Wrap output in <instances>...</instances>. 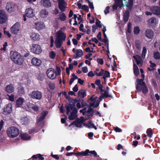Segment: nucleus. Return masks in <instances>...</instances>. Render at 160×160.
Listing matches in <instances>:
<instances>
[{
    "instance_id": "1",
    "label": "nucleus",
    "mask_w": 160,
    "mask_h": 160,
    "mask_svg": "<svg viewBox=\"0 0 160 160\" xmlns=\"http://www.w3.org/2000/svg\"><path fill=\"white\" fill-rule=\"evenodd\" d=\"M143 79H138L137 80L136 89L138 92L142 91L144 94H146L148 92V88L143 81Z\"/></svg>"
},
{
    "instance_id": "2",
    "label": "nucleus",
    "mask_w": 160,
    "mask_h": 160,
    "mask_svg": "<svg viewBox=\"0 0 160 160\" xmlns=\"http://www.w3.org/2000/svg\"><path fill=\"white\" fill-rule=\"evenodd\" d=\"M10 58L15 63L19 65L23 64L24 60L21 54L16 51H12L10 52Z\"/></svg>"
},
{
    "instance_id": "3",
    "label": "nucleus",
    "mask_w": 160,
    "mask_h": 160,
    "mask_svg": "<svg viewBox=\"0 0 160 160\" xmlns=\"http://www.w3.org/2000/svg\"><path fill=\"white\" fill-rule=\"evenodd\" d=\"M7 133L8 137L10 138H14L18 135L19 132L17 128L12 126L8 128Z\"/></svg>"
},
{
    "instance_id": "4",
    "label": "nucleus",
    "mask_w": 160,
    "mask_h": 160,
    "mask_svg": "<svg viewBox=\"0 0 160 160\" xmlns=\"http://www.w3.org/2000/svg\"><path fill=\"white\" fill-rule=\"evenodd\" d=\"M31 51L36 54H39L42 51L41 48L39 45L37 44H33L31 48Z\"/></svg>"
},
{
    "instance_id": "5",
    "label": "nucleus",
    "mask_w": 160,
    "mask_h": 160,
    "mask_svg": "<svg viewBox=\"0 0 160 160\" xmlns=\"http://www.w3.org/2000/svg\"><path fill=\"white\" fill-rule=\"evenodd\" d=\"M47 74L48 78L51 79H54L57 76L56 71L52 68H49L48 69Z\"/></svg>"
},
{
    "instance_id": "6",
    "label": "nucleus",
    "mask_w": 160,
    "mask_h": 160,
    "mask_svg": "<svg viewBox=\"0 0 160 160\" xmlns=\"http://www.w3.org/2000/svg\"><path fill=\"white\" fill-rule=\"evenodd\" d=\"M30 96L33 99L40 100L42 98V93L38 90H34L32 92Z\"/></svg>"
},
{
    "instance_id": "7",
    "label": "nucleus",
    "mask_w": 160,
    "mask_h": 160,
    "mask_svg": "<svg viewBox=\"0 0 160 160\" xmlns=\"http://www.w3.org/2000/svg\"><path fill=\"white\" fill-rule=\"evenodd\" d=\"M2 113L5 115L10 114L12 110V105L11 103L6 105L2 109Z\"/></svg>"
},
{
    "instance_id": "8",
    "label": "nucleus",
    "mask_w": 160,
    "mask_h": 160,
    "mask_svg": "<svg viewBox=\"0 0 160 160\" xmlns=\"http://www.w3.org/2000/svg\"><path fill=\"white\" fill-rule=\"evenodd\" d=\"M7 18V17L5 12L0 10V24L5 23Z\"/></svg>"
},
{
    "instance_id": "9",
    "label": "nucleus",
    "mask_w": 160,
    "mask_h": 160,
    "mask_svg": "<svg viewBox=\"0 0 160 160\" xmlns=\"http://www.w3.org/2000/svg\"><path fill=\"white\" fill-rule=\"evenodd\" d=\"M25 14L29 18H32L35 15L34 10L31 8H29L26 9Z\"/></svg>"
},
{
    "instance_id": "10",
    "label": "nucleus",
    "mask_w": 160,
    "mask_h": 160,
    "mask_svg": "<svg viewBox=\"0 0 160 160\" xmlns=\"http://www.w3.org/2000/svg\"><path fill=\"white\" fill-rule=\"evenodd\" d=\"M66 38V35L65 33L60 31L58 32L56 39L63 42L65 40Z\"/></svg>"
},
{
    "instance_id": "11",
    "label": "nucleus",
    "mask_w": 160,
    "mask_h": 160,
    "mask_svg": "<svg viewBox=\"0 0 160 160\" xmlns=\"http://www.w3.org/2000/svg\"><path fill=\"white\" fill-rule=\"evenodd\" d=\"M19 25L17 23H15L11 28V32L12 34H17L19 31Z\"/></svg>"
},
{
    "instance_id": "12",
    "label": "nucleus",
    "mask_w": 160,
    "mask_h": 160,
    "mask_svg": "<svg viewBox=\"0 0 160 160\" xmlns=\"http://www.w3.org/2000/svg\"><path fill=\"white\" fill-rule=\"evenodd\" d=\"M42 62V61L40 59L35 57L31 59V63L33 65L37 67L40 66Z\"/></svg>"
},
{
    "instance_id": "13",
    "label": "nucleus",
    "mask_w": 160,
    "mask_h": 160,
    "mask_svg": "<svg viewBox=\"0 0 160 160\" xmlns=\"http://www.w3.org/2000/svg\"><path fill=\"white\" fill-rule=\"evenodd\" d=\"M15 6L14 4L7 3L6 6V9L9 12H14L15 10Z\"/></svg>"
},
{
    "instance_id": "14",
    "label": "nucleus",
    "mask_w": 160,
    "mask_h": 160,
    "mask_svg": "<svg viewBox=\"0 0 160 160\" xmlns=\"http://www.w3.org/2000/svg\"><path fill=\"white\" fill-rule=\"evenodd\" d=\"M151 10L153 14L158 15H160V8L159 7L157 6H153L151 8Z\"/></svg>"
},
{
    "instance_id": "15",
    "label": "nucleus",
    "mask_w": 160,
    "mask_h": 160,
    "mask_svg": "<svg viewBox=\"0 0 160 160\" xmlns=\"http://www.w3.org/2000/svg\"><path fill=\"white\" fill-rule=\"evenodd\" d=\"M133 58L136 61V63L138 65H139V64L141 66L142 65L143 62L140 56L138 55H136V56H133Z\"/></svg>"
},
{
    "instance_id": "16",
    "label": "nucleus",
    "mask_w": 160,
    "mask_h": 160,
    "mask_svg": "<svg viewBox=\"0 0 160 160\" xmlns=\"http://www.w3.org/2000/svg\"><path fill=\"white\" fill-rule=\"evenodd\" d=\"M153 32L151 29H147L146 30L145 35L146 37L150 39L153 37Z\"/></svg>"
},
{
    "instance_id": "17",
    "label": "nucleus",
    "mask_w": 160,
    "mask_h": 160,
    "mask_svg": "<svg viewBox=\"0 0 160 160\" xmlns=\"http://www.w3.org/2000/svg\"><path fill=\"white\" fill-rule=\"evenodd\" d=\"M34 26L38 30L44 28L45 27L44 23L42 22H38L35 23Z\"/></svg>"
},
{
    "instance_id": "18",
    "label": "nucleus",
    "mask_w": 160,
    "mask_h": 160,
    "mask_svg": "<svg viewBox=\"0 0 160 160\" xmlns=\"http://www.w3.org/2000/svg\"><path fill=\"white\" fill-rule=\"evenodd\" d=\"M108 97L112 98V97L111 95L108 94V92L105 91V92L99 97V101L100 102L102 100L103 98H106Z\"/></svg>"
},
{
    "instance_id": "19",
    "label": "nucleus",
    "mask_w": 160,
    "mask_h": 160,
    "mask_svg": "<svg viewBox=\"0 0 160 160\" xmlns=\"http://www.w3.org/2000/svg\"><path fill=\"white\" fill-rule=\"evenodd\" d=\"M41 3L44 7L46 8H49L51 6V3L49 0H42Z\"/></svg>"
},
{
    "instance_id": "20",
    "label": "nucleus",
    "mask_w": 160,
    "mask_h": 160,
    "mask_svg": "<svg viewBox=\"0 0 160 160\" xmlns=\"http://www.w3.org/2000/svg\"><path fill=\"white\" fill-rule=\"evenodd\" d=\"M6 91L9 93L12 92L14 90L13 85L12 84L8 85L5 88Z\"/></svg>"
},
{
    "instance_id": "21",
    "label": "nucleus",
    "mask_w": 160,
    "mask_h": 160,
    "mask_svg": "<svg viewBox=\"0 0 160 160\" xmlns=\"http://www.w3.org/2000/svg\"><path fill=\"white\" fill-rule=\"evenodd\" d=\"M30 37L33 41H37L39 40V35L35 32H32L31 33Z\"/></svg>"
},
{
    "instance_id": "22",
    "label": "nucleus",
    "mask_w": 160,
    "mask_h": 160,
    "mask_svg": "<svg viewBox=\"0 0 160 160\" xmlns=\"http://www.w3.org/2000/svg\"><path fill=\"white\" fill-rule=\"evenodd\" d=\"M77 5L79 9H82L87 12H88L89 10L88 7L85 5H83L82 6V4L81 3L78 2Z\"/></svg>"
},
{
    "instance_id": "23",
    "label": "nucleus",
    "mask_w": 160,
    "mask_h": 160,
    "mask_svg": "<svg viewBox=\"0 0 160 160\" xmlns=\"http://www.w3.org/2000/svg\"><path fill=\"white\" fill-rule=\"evenodd\" d=\"M16 102V106L17 107H19L23 104L24 102V99L21 97H19L17 100Z\"/></svg>"
},
{
    "instance_id": "24",
    "label": "nucleus",
    "mask_w": 160,
    "mask_h": 160,
    "mask_svg": "<svg viewBox=\"0 0 160 160\" xmlns=\"http://www.w3.org/2000/svg\"><path fill=\"white\" fill-rule=\"evenodd\" d=\"M129 16V11L128 10H126V11H125L123 17V20L124 22H126L128 21Z\"/></svg>"
},
{
    "instance_id": "25",
    "label": "nucleus",
    "mask_w": 160,
    "mask_h": 160,
    "mask_svg": "<svg viewBox=\"0 0 160 160\" xmlns=\"http://www.w3.org/2000/svg\"><path fill=\"white\" fill-rule=\"evenodd\" d=\"M128 2L126 1L125 2V5L127 7H128L130 10H131L132 8L133 5V0H128Z\"/></svg>"
},
{
    "instance_id": "26",
    "label": "nucleus",
    "mask_w": 160,
    "mask_h": 160,
    "mask_svg": "<svg viewBox=\"0 0 160 160\" xmlns=\"http://www.w3.org/2000/svg\"><path fill=\"white\" fill-rule=\"evenodd\" d=\"M81 123V121L80 120L78 119L72 122L70 126L74 124L77 127H82V125L80 124Z\"/></svg>"
},
{
    "instance_id": "27",
    "label": "nucleus",
    "mask_w": 160,
    "mask_h": 160,
    "mask_svg": "<svg viewBox=\"0 0 160 160\" xmlns=\"http://www.w3.org/2000/svg\"><path fill=\"white\" fill-rule=\"evenodd\" d=\"M78 97L81 98H84L86 96V91L84 90H80L78 93Z\"/></svg>"
},
{
    "instance_id": "28",
    "label": "nucleus",
    "mask_w": 160,
    "mask_h": 160,
    "mask_svg": "<svg viewBox=\"0 0 160 160\" xmlns=\"http://www.w3.org/2000/svg\"><path fill=\"white\" fill-rule=\"evenodd\" d=\"M40 14L42 18H45L47 17L48 14V12L46 9H44L41 10L40 12Z\"/></svg>"
},
{
    "instance_id": "29",
    "label": "nucleus",
    "mask_w": 160,
    "mask_h": 160,
    "mask_svg": "<svg viewBox=\"0 0 160 160\" xmlns=\"http://www.w3.org/2000/svg\"><path fill=\"white\" fill-rule=\"evenodd\" d=\"M20 136L22 139L24 140H28L31 138L30 136L26 133L21 134Z\"/></svg>"
},
{
    "instance_id": "30",
    "label": "nucleus",
    "mask_w": 160,
    "mask_h": 160,
    "mask_svg": "<svg viewBox=\"0 0 160 160\" xmlns=\"http://www.w3.org/2000/svg\"><path fill=\"white\" fill-rule=\"evenodd\" d=\"M87 156H91L92 154L93 155L94 157H99V155H97V154L95 150L90 151L89 149H86Z\"/></svg>"
},
{
    "instance_id": "31",
    "label": "nucleus",
    "mask_w": 160,
    "mask_h": 160,
    "mask_svg": "<svg viewBox=\"0 0 160 160\" xmlns=\"http://www.w3.org/2000/svg\"><path fill=\"white\" fill-rule=\"evenodd\" d=\"M63 43L62 41H61L57 39H56L55 41V46L57 48H60Z\"/></svg>"
},
{
    "instance_id": "32",
    "label": "nucleus",
    "mask_w": 160,
    "mask_h": 160,
    "mask_svg": "<svg viewBox=\"0 0 160 160\" xmlns=\"http://www.w3.org/2000/svg\"><path fill=\"white\" fill-rule=\"evenodd\" d=\"M87 125L88 128H93L95 129H97V128L94 125V124L92 122L91 120H90L88 122L87 124Z\"/></svg>"
},
{
    "instance_id": "33",
    "label": "nucleus",
    "mask_w": 160,
    "mask_h": 160,
    "mask_svg": "<svg viewBox=\"0 0 160 160\" xmlns=\"http://www.w3.org/2000/svg\"><path fill=\"white\" fill-rule=\"evenodd\" d=\"M68 105L69 107H71V106H73V108H70V110H72V111L71 112L72 113L76 114L78 112V110L75 108V105H74V104H71V103H70Z\"/></svg>"
},
{
    "instance_id": "34",
    "label": "nucleus",
    "mask_w": 160,
    "mask_h": 160,
    "mask_svg": "<svg viewBox=\"0 0 160 160\" xmlns=\"http://www.w3.org/2000/svg\"><path fill=\"white\" fill-rule=\"evenodd\" d=\"M83 55V52L82 50L79 49L77 50V52L76 53V56L74 57L75 58L81 57Z\"/></svg>"
},
{
    "instance_id": "35",
    "label": "nucleus",
    "mask_w": 160,
    "mask_h": 160,
    "mask_svg": "<svg viewBox=\"0 0 160 160\" xmlns=\"http://www.w3.org/2000/svg\"><path fill=\"white\" fill-rule=\"evenodd\" d=\"M87 151L86 150L85 151H82L81 152H76V156H87Z\"/></svg>"
},
{
    "instance_id": "36",
    "label": "nucleus",
    "mask_w": 160,
    "mask_h": 160,
    "mask_svg": "<svg viewBox=\"0 0 160 160\" xmlns=\"http://www.w3.org/2000/svg\"><path fill=\"white\" fill-rule=\"evenodd\" d=\"M24 88L21 86L18 88V92L20 95H22L24 93Z\"/></svg>"
},
{
    "instance_id": "37",
    "label": "nucleus",
    "mask_w": 160,
    "mask_h": 160,
    "mask_svg": "<svg viewBox=\"0 0 160 160\" xmlns=\"http://www.w3.org/2000/svg\"><path fill=\"white\" fill-rule=\"evenodd\" d=\"M66 17L64 12L59 15V18L61 21H64L66 20Z\"/></svg>"
},
{
    "instance_id": "38",
    "label": "nucleus",
    "mask_w": 160,
    "mask_h": 160,
    "mask_svg": "<svg viewBox=\"0 0 160 160\" xmlns=\"http://www.w3.org/2000/svg\"><path fill=\"white\" fill-rule=\"evenodd\" d=\"M135 46L136 48L138 50L141 49V43L140 41L137 40L135 41Z\"/></svg>"
},
{
    "instance_id": "39",
    "label": "nucleus",
    "mask_w": 160,
    "mask_h": 160,
    "mask_svg": "<svg viewBox=\"0 0 160 160\" xmlns=\"http://www.w3.org/2000/svg\"><path fill=\"white\" fill-rule=\"evenodd\" d=\"M114 1L116 4H118L120 8L124 6L122 0H114Z\"/></svg>"
},
{
    "instance_id": "40",
    "label": "nucleus",
    "mask_w": 160,
    "mask_h": 160,
    "mask_svg": "<svg viewBox=\"0 0 160 160\" xmlns=\"http://www.w3.org/2000/svg\"><path fill=\"white\" fill-rule=\"evenodd\" d=\"M147 52V50L146 48L145 47H143L141 54L142 57V58H145Z\"/></svg>"
},
{
    "instance_id": "41",
    "label": "nucleus",
    "mask_w": 160,
    "mask_h": 160,
    "mask_svg": "<svg viewBox=\"0 0 160 160\" xmlns=\"http://www.w3.org/2000/svg\"><path fill=\"white\" fill-rule=\"evenodd\" d=\"M153 57L155 59H158L160 58V54L158 52H155L153 53Z\"/></svg>"
},
{
    "instance_id": "42",
    "label": "nucleus",
    "mask_w": 160,
    "mask_h": 160,
    "mask_svg": "<svg viewBox=\"0 0 160 160\" xmlns=\"http://www.w3.org/2000/svg\"><path fill=\"white\" fill-rule=\"evenodd\" d=\"M76 117H77L76 114L71 112V115L68 116V119L70 120H72L74 119Z\"/></svg>"
},
{
    "instance_id": "43",
    "label": "nucleus",
    "mask_w": 160,
    "mask_h": 160,
    "mask_svg": "<svg viewBox=\"0 0 160 160\" xmlns=\"http://www.w3.org/2000/svg\"><path fill=\"white\" fill-rule=\"evenodd\" d=\"M148 23L151 24H155L156 22V19L155 18H152L149 19Z\"/></svg>"
},
{
    "instance_id": "44",
    "label": "nucleus",
    "mask_w": 160,
    "mask_h": 160,
    "mask_svg": "<svg viewBox=\"0 0 160 160\" xmlns=\"http://www.w3.org/2000/svg\"><path fill=\"white\" fill-rule=\"evenodd\" d=\"M147 133L148 137L149 138L151 137L153 133L152 132V130L151 128H149L147 129Z\"/></svg>"
},
{
    "instance_id": "45",
    "label": "nucleus",
    "mask_w": 160,
    "mask_h": 160,
    "mask_svg": "<svg viewBox=\"0 0 160 160\" xmlns=\"http://www.w3.org/2000/svg\"><path fill=\"white\" fill-rule=\"evenodd\" d=\"M96 26L98 28H101L102 26V24L101 23V21L99 20L98 18L96 19Z\"/></svg>"
},
{
    "instance_id": "46",
    "label": "nucleus",
    "mask_w": 160,
    "mask_h": 160,
    "mask_svg": "<svg viewBox=\"0 0 160 160\" xmlns=\"http://www.w3.org/2000/svg\"><path fill=\"white\" fill-rule=\"evenodd\" d=\"M56 55V53L53 51L50 52L49 53V56L52 59H54L55 58Z\"/></svg>"
},
{
    "instance_id": "47",
    "label": "nucleus",
    "mask_w": 160,
    "mask_h": 160,
    "mask_svg": "<svg viewBox=\"0 0 160 160\" xmlns=\"http://www.w3.org/2000/svg\"><path fill=\"white\" fill-rule=\"evenodd\" d=\"M140 31L139 28L138 26H136L134 28V34H138L139 33Z\"/></svg>"
},
{
    "instance_id": "48",
    "label": "nucleus",
    "mask_w": 160,
    "mask_h": 160,
    "mask_svg": "<svg viewBox=\"0 0 160 160\" xmlns=\"http://www.w3.org/2000/svg\"><path fill=\"white\" fill-rule=\"evenodd\" d=\"M48 86L49 88L51 90H53L55 88V85L54 83L52 82H50L48 84Z\"/></svg>"
},
{
    "instance_id": "49",
    "label": "nucleus",
    "mask_w": 160,
    "mask_h": 160,
    "mask_svg": "<svg viewBox=\"0 0 160 160\" xmlns=\"http://www.w3.org/2000/svg\"><path fill=\"white\" fill-rule=\"evenodd\" d=\"M66 108L67 109L66 114L67 115H68L71 111L70 108H73V106H71V107H69V105H68L66 106Z\"/></svg>"
},
{
    "instance_id": "50",
    "label": "nucleus",
    "mask_w": 160,
    "mask_h": 160,
    "mask_svg": "<svg viewBox=\"0 0 160 160\" xmlns=\"http://www.w3.org/2000/svg\"><path fill=\"white\" fill-rule=\"evenodd\" d=\"M82 108H83L85 106H88L87 104L86 101H84L83 100H80Z\"/></svg>"
},
{
    "instance_id": "51",
    "label": "nucleus",
    "mask_w": 160,
    "mask_h": 160,
    "mask_svg": "<svg viewBox=\"0 0 160 160\" xmlns=\"http://www.w3.org/2000/svg\"><path fill=\"white\" fill-rule=\"evenodd\" d=\"M132 26L130 22L128 24L127 31L129 33H131L132 32Z\"/></svg>"
},
{
    "instance_id": "52",
    "label": "nucleus",
    "mask_w": 160,
    "mask_h": 160,
    "mask_svg": "<svg viewBox=\"0 0 160 160\" xmlns=\"http://www.w3.org/2000/svg\"><path fill=\"white\" fill-rule=\"evenodd\" d=\"M58 6L64 5L65 3V2L64 0H58Z\"/></svg>"
},
{
    "instance_id": "53",
    "label": "nucleus",
    "mask_w": 160,
    "mask_h": 160,
    "mask_svg": "<svg viewBox=\"0 0 160 160\" xmlns=\"http://www.w3.org/2000/svg\"><path fill=\"white\" fill-rule=\"evenodd\" d=\"M103 86L102 85H100V86H98L97 88L98 89L100 90L101 92H104L105 91H106V90L103 89Z\"/></svg>"
},
{
    "instance_id": "54",
    "label": "nucleus",
    "mask_w": 160,
    "mask_h": 160,
    "mask_svg": "<svg viewBox=\"0 0 160 160\" xmlns=\"http://www.w3.org/2000/svg\"><path fill=\"white\" fill-rule=\"evenodd\" d=\"M60 10L62 12H64L65 10V7L64 5L58 6Z\"/></svg>"
},
{
    "instance_id": "55",
    "label": "nucleus",
    "mask_w": 160,
    "mask_h": 160,
    "mask_svg": "<svg viewBox=\"0 0 160 160\" xmlns=\"http://www.w3.org/2000/svg\"><path fill=\"white\" fill-rule=\"evenodd\" d=\"M34 132H37V131L35 128H32L31 129L29 130L28 131V133L29 134H31Z\"/></svg>"
},
{
    "instance_id": "56",
    "label": "nucleus",
    "mask_w": 160,
    "mask_h": 160,
    "mask_svg": "<svg viewBox=\"0 0 160 160\" xmlns=\"http://www.w3.org/2000/svg\"><path fill=\"white\" fill-rule=\"evenodd\" d=\"M71 101L70 102V103L71 104H74L75 105V103L76 102H77L79 100H78L76 99H72H72H71Z\"/></svg>"
},
{
    "instance_id": "57",
    "label": "nucleus",
    "mask_w": 160,
    "mask_h": 160,
    "mask_svg": "<svg viewBox=\"0 0 160 160\" xmlns=\"http://www.w3.org/2000/svg\"><path fill=\"white\" fill-rule=\"evenodd\" d=\"M103 75L107 78H109L110 77V73L109 72L107 71H104Z\"/></svg>"
},
{
    "instance_id": "58",
    "label": "nucleus",
    "mask_w": 160,
    "mask_h": 160,
    "mask_svg": "<svg viewBox=\"0 0 160 160\" xmlns=\"http://www.w3.org/2000/svg\"><path fill=\"white\" fill-rule=\"evenodd\" d=\"M109 9L110 7L109 6H107L105 10H104V12L105 14H107L109 12Z\"/></svg>"
},
{
    "instance_id": "59",
    "label": "nucleus",
    "mask_w": 160,
    "mask_h": 160,
    "mask_svg": "<svg viewBox=\"0 0 160 160\" xmlns=\"http://www.w3.org/2000/svg\"><path fill=\"white\" fill-rule=\"evenodd\" d=\"M94 102H95L94 108H97L98 107L100 103V101L99 100H96Z\"/></svg>"
},
{
    "instance_id": "60",
    "label": "nucleus",
    "mask_w": 160,
    "mask_h": 160,
    "mask_svg": "<svg viewBox=\"0 0 160 160\" xmlns=\"http://www.w3.org/2000/svg\"><path fill=\"white\" fill-rule=\"evenodd\" d=\"M44 118L42 116H40L37 120V124H38L40 122L43 120Z\"/></svg>"
},
{
    "instance_id": "61",
    "label": "nucleus",
    "mask_w": 160,
    "mask_h": 160,
    "mask_svg": "<svg viewBox=\"0 0 160 160\" xmlns=\"http://www.w3.org/2000/svg\"><path fill=\"white\" fill-rule=\"evenodd\" d=\"M104 71V70L103 69H101L100 72L98 73V76L100 77L102 76L103 75Z\"/></svg>"
},
{
    "instance_id": "62",
    "label": "nucleus",
    "mask_w": 160,
    "mask_h": 160,
    "mask_svg": "<svg viewBox=\"0 0 160 160\" xmlns=\"http://www.w3.org/2000/svg\"><path fill=\"white\" fill-rule=\"evenodd\" d=\"M83 27V25L82 24H81L79 27V30L80 31H82V32H86L85 30L83 29L82 28Z\"/></svg>"
},
{
    "instance_id": "63",
    "label": "nucleus",
    "mask_w": 160,
    "mask_h": 160,
    "mask_svg": "<svg viewBox=\"0 0 160 160\" xmlns=\"http://www.w3.org/2000/svg\"><path fill=\"white\" fill-rule=\"evenodd\" d=\"M133 72L136 76H138L139 73V69L133 70Z\"/></svg>"
},
{
    "instance_id": "64",
    "label": "nucleus",
    "mask_w": 160,
    "mask_h": 160,
    "mask_svg": "<svg viewBox=\"0 0 160 160\" xmlns=\"http://www.w3.org/2000/svg\"><path fill=\"white\" fill-rule=\"evenodd\" d=\"M97 62L98 63L101 65H102L103 64V60L102 58H99L97 59Z\"/></svg>"
}]
</instances>
